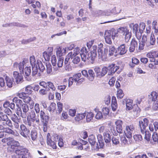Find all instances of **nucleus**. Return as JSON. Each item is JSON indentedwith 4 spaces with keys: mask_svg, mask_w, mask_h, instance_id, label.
Returning <instances> with one entry per match:
<instances>
[{
    "mask_svg": "<svg viewBox=\"0 0 158 158\" xmlns=\"http://www.w3.org/2000/svg\"><path fill=\"white\" fill-rule=\"evenodd\" d=\"M29 60L27 59H24L20 63L15 62L13 64V69L14 70L19 69L21 73H24L25 78L27 81H30L31 78L29 77L31 73V68L29 66Z\"/></svg>",
    "mask_w": 158,
    "mask_h": 158,
    "instance_id": "1",
    "label": "nucleus"
},
{
    "mask_svg": "<svg viewBox=\"0 0 158 158\" xmlns=\"http://www.w3.org/2000/svg\"><path fill=\"white\" fill-rule=\"evenodd\" d=\"M59 139L58 135L53 133L52 136L49 133L47 135V144L53 148L56 149L57 148L56 142Z\"/></svg>",
    "mask_w": 158,
    "mask_h": 158,
    "instance_id": "2",
    "label": "nucleus"
},
{
    "mask_svg": "<svg viewBox=\"0 0 158 158\" xmlns=\"http://www.w3.org/2000/svg\"><path fill=\"white\" fill-rule=\"evenodd\" d=\"M118 32L123 35L126 42H128L131 37V32L126 27L119 28L118 29Z\"/></svg>",
    "mask_w": 158,
    "mask_h": 158,
    "instance_id": "3",
    "label": "nucleus"
},
{
    "mask_svg": "<svg viewBox=\"0 0 158 158\" xmlns=\"http://www.w3.org/2000/svg\"><path fill=\"white\" fill-rule=\"evenodd\" d=\"M135 130V126L134 124H130L126 125L124 131L126 136L128 139L131 138Z\"/></svg>",
    "mask_w": 158,
    "mask_h": 158,
    "instance_id": "4",
    "label": "nucleus"
},
{
    "mask_svg": "<svg viewBox=\"0 0 158 158\" xmlns=\"http://www.w3.org/2000/svg\"><path fill=\"white\" fill-rule=\"evenodd\" d=\"M94 69L97 76L99 78L104 76L107 72V68L106 67H104L101 69L98 66H96Z\"/></svg>",
    "mask_w": 158,
    "mask_h": 158,
    "instance_id": "5",
    "label": "nucleus"
},
{
    "mask_svg": "<svg viewBox=\"0 0 158 158\" xmlns=\"http://www.w3.org/2000/svg\"><path fill=\"white\" fill-rule=\"evenodd\" d=\"M124 101L126 102V110H130L133 109L134 111L136 110L137 111L139 108L137 105L133 103L132 100L129 99H125Z\"/></svg>",
    "mask_w": 158,
    "mask_h": 158,
    "instance_id": "6",
    "label": "nucleus"
},
{
    "mask_svg": "<svg viewBox=\"0 0 158 158\" xmlns=\"http://www.w3.org/2000/svg\"><path fill=\"white\" fill-rule=\"evenodd\" d=\"M139 125L141 129V133L144 134L146 128L148 126L149 121L148 119L145 118L143 120L139 121Z\"/></svg>",
    "mask_w": 158,
    "mask_h": 158,
    "instance_id": "7",
    "label": "nucleus"
},
{
    "mask_svg": "<svg viewBox=\"0 0 158 158\" xmlns=\"http://www.w3.org/2000/svg\"><path fill=\"white\" fill-rule=\"evenodd\" d=\"M20 129L19 131L20 134L23 137L27 138L30 133L29 130L23 124H21L20 126Z\"/></svg>",
    "mask_w": 158,
    "mask_h": 158,
    "instance_id": "8",
    "label": "nucleus"
},
{
    "mask_svg": "<svg viewBox=\"0 0 158 158\" xmlns=\"http://www.w3.org/2000/svg\"><path fill=\"white\" fill-rule=\"evenodd\" d=\"M1 120L4 121L2 123V124L3 126L7 125L10 127H11L13 126L11 120L8 119L6 115H1Z\"/></svg>",
    "mask_w": 158,
    "mask_h": 158,
    "instance_id": "9",
    "label": "nucleus"
},
{
    "mask_svg": "<svg viewBox=\"0 0 158 158\" xmlns=\"http://www.w3.org/2000/svg\"><path fill=\"white\" fill-rule=\"evenodd\" d=\"M95 50L92 51L90 53H89V63H93L97 56L96 49V46H93Z\"/></svg>",
    "mask_w": 158,
    "mask_h": 158,
    "instance_id": "10",
    "label": "nucleus"
},
{
    "mask_svg": "<svg viewBox=\"0 0 158 158\" xmlns=\"http://www.w3.org/2000/svg\"><path fill=\"white\" fill-rule=\"evenodd\" d=\"M15 152L18 155V158H28L29 154L27 150H17Z\"/></svg>",
    "mask_w": 158,
    "mask_h": 158,
    "instance_id": "11",
    "label": "nucleus"
},
{
    "mask_svg": "<svg viewBox=\"0 0 158 158\" xmlns=\"http://www.w3.org/2000/svg\"><path fill=\"white\" fill-rule=\"evenodd\" d=\"M119 68V67L116 65L115 64H112L110 65L108 67L107 70H108V74L109 75H111L114 73Z\"/></svg>",
    "mask_w": 158,
    "mask_h": 158,
    "instance_id": "12",
    "label": "nucleus"
},
{
    "mask_svg": "<svg viewBox=\"0 0 158 158\" xmlns=\"http://www.w3.org/2000/svg\"><path fill=\"white\" fill-rule=\"evenodd\" d=\"M22 112L21 113V116L23 118H26L27 114V113L29 110L28 106L26 104H23L21 106Z\"/></svg>",
    "mask_w": 158,
    "mask_h": 158,
    "instance_id": "13",
    "label": "nucleus"
},
{
    "mask_svg": "<svg viewBox=\"0 0 158 158\" xmlns=\"http://www.w3.org/2000/svg\"><path fill=\"white\" fill-rule=\"evenodd\" d=\"M8 139L10 141L8 142L7 144L10 145L11 148L14 149L15 147L19 146V142L14 140L13 138L9 137Z\"/></svg>",
    "mask_w": 158,
    "mask_h": 158,
    "instance_id": "14",
    "label": "nucleus"
},
{
    "mask_svg": "<svg viewBox=\"0 0 158 158\" xmlns=\"http://www.w3.org/2000/svg\"><path fill=\"white\" fill-rule=\"evenodd\" d=\"M115 124L117 133H122L123 131V121L120 120H118L115 122Z\"/></svg>",
    "mask_w": 158,
    "mask_h": 158,
    "instance_id": "15",
    "label": "nucleus"
},
{
    "mask_svg": "<svg viewBox=\"0 0 158 158\" xmlns=\"http://www.w3.org/2000/svg\"><path fill=\"white\" fill-rule=\"evenodd\" d=\"M104 38L106 43L109 44L112 43L111 34L110 31H106L104 33Z\"/></svg>",
    "mask_w": 158,
    "mask_h": 158,
    "instance_id": "16",
    "label": "nucleus"
},
{
    "mask_svg": "<svg viewBox=\"0 0 158 158\" xmlns=\"http://www.w3.org/2000/svg\"><path fill=\"white\" fill-rule=\"evenodd\" d=\"M27 117H29L31 118L33 121H35V122L38 124L40 123V119L39 118H36V115L35 111L33 110H31L30 112Z\"/></svg>",
    "mask_w": 158,
    "mask_h": 158,
    "instance_id": "17",
    "label": "nucleus"
},
{
    "mask_svg": "<svg viewBox=\"0 0 158 158\" xmlns=\"http://www.w3.org/2000/svg\"><path fill=\"white\" fill-rule=\"evenodd\" d=\"M66 52V48H62L61 47H57L56 48V53L57 56L59 57H62L64 54Z\"/></svg>",
    "mask_w": 158,
    "mask_h": 158,
    "instance_id": "18",
    "label": "nucleus"
},
{
    "mask_svg": "<svg viewBox=\"0 0 158 158\" xmlns=\"http://www.w3.org/2000/svg\"><path fill=\"white\" fill-rule=\"evenodd\" d=\"M107 52L108 49L107 48H104V52L102 50H99V52H98L99 58H101L102 60L106 58Z\"/></svg>",
    "mask_w": 158,
    "mask_h": 158,
    "instance_id": "19",
    "label": "nucleus"
},
{
    "mask_svg": "<svg viewBox=\"0 0 158 158\" xmlns=\"http://www.w3.org/2000/svg\"><path fill=\"white\" fill-rule=\"evenodd\" d=\"M108 129L106 130V131H108V132H110L109 130H110L111 132L112 133L113 135H116L118 133L115 129L114 126L113 125V123L110 122L108 124Z\"/></svg>",
    "mask_w": 158,
    "mask_h": 158,
    "instance_id": "20",
    "label": "nucleus"
},
{
    "mask_svg": "<svg viewBox=\"0 0 158 158\" xmlns=\"http://www.w3.org/2000/svg\"><path fill=\"white\" fill-rule=\"evenodd\" d=\"M147 38L146 36L143 35V36L142 40L139 41V49L142 50L144 49L145 44L146 45Z\"/></svg>",
    "mask_w": 158,
    "mask_h": 158,
    "instance_id": "21",
    "label": "nucleus"
},
{
    "mask_svg": "<svg viewBox=\"0 0 158 158\" xmlns=\"http://www.w3.org/2000/svg\"><path fill=\"white\" fill-rule=\"evenodd\" d=\"M97 138L99 145L97 143H96V149L102 148L104 146V143L103 141L102 136L101 135H97Z\"/></svg>",
    "mask_w": 158,
    "mask_h": 158,
    "instance_id": "22",
    "label": "nucleus"
},
{
    "mask_svg": "<svg viewBox=\"0 0 158 158\" xmlns=\"http://www.w3.org/2000/svg\"><path fill=\"white\" fill-rule=\"evenodd\" d=\"M13 75L17 83H19L23 79V76L17 71L14 72Z\"/></svg>",
    "mask_w": 158,
    "mask_h": 158,
    "instance_id": "23",
    "label": "nucleus"
},
{
    "mask_svg": "<svg viewBox=\"0 0 158 158\" xmlns=\"http://www.w3.org/2000/svg\"><path fill=\"white\" fill-rule=\"evenodd\" d=\"M2 26L3 27H12L13 26H15L24 28L27 27V26L24 24L16 23H6L3 24Z\"/></svg>",
    "mask_w": 158,
    "mask_h": 158,
    "instance_id": "24",
    "label": "nucleus"
},
{
    "mask_svg": "<svg viewBox=\"0 0 158 158\" xmlns=\"http://www.w3.org/2000/svg\"><path fill=\"white\" fill-rule=\"evenodd\" d=\"M40 115L42 122H48L49 117L42 110L40 111Z\"/></svg>",
    "mask_w": 158,
    "mask_h": 158,
    "instance_id": "25",
    "label": "nucleus"
},
{
    "mask_svg": "<svg viewBox=\"0 0 158 158\" xmlns=\"http://www.w3.org/2000/svg\"><path fill=\"white\" fill-rule=\"evenodd\" d=\"M148 97L150 101H156L158 98V93L153 91L148 95Z\"/></svg>",
    "mask_w": 158,
    "mask_h": 158,
    "instance_id": "26",
    "label": "nucleus"
},
{
    "mask_svg": "<svg viewBox=\"0 0 158 158\" xmlns=\"http://www.w3.org/2000/svg\"><path fill=\"white\" fill-rule=\"evenodd\" d=\"M118 52L120 55H123L126 53L127 50L125 48V44H123L119 46L118 48Z\"/></svg>",
    "mask_w": 158,
    "mask_h": 158,
    "instance_id": "27",
    "label": "nucleus"
},
{
    "mask_svg": "<svg viewBox=\"0 0 158 158\" xmlns=\"http://www.w3.org/2000/svg\"><path fill=\"white\" fill-rule=\"evenodd\" d=\"M148 127L151 131H156L158 129V123L156 122L153 124L150 123Z\"/></svg>",
    "mask_w": 158,
    "mask_h": 158,
    "instance_id": "28",
    "label": "nucleus"
},
{
    "mask_svg": "<svg viewBox=\"0 0 158 158\" xmlns=\"http://www.w3.org/2000/svg\"><path fill=\"white\" fill-rule=\"evenodd\" d=\"M109 132H110L106 131L103 134L104 139L106 143H109L111 141V137Z\"/></svg>",
    "mask_w": 158,
    "mask_h": 158,
    "instance_id": "29",
    "label": "nucleus"
},
{
    "mask_svg": "<svg viewBox=\"0 0 158 158\" xmlns=\"http://www.w3.org/2000/svg\"><path fill=\"white\" fill-rule=\"evenodd\" d=\"M156 42V39L154 37V35H151L150 37V40L149 42L147 41L146 43V46L147 47H149L151 45H154Z\"/></svg>",
    "mask_w": 158,
    "mask_h": 158,
    "instance_id": "30",
    "label": "nucleus"
},
{
    "mask_svg": "<svg viewBox=\"0 0 158 158\" xmlns=\"http://www.w3.org/2000/svg\"><path fill=\"white\" fill-rule=\"evenodd\" d=\"M88 73V76L87 77L88 79L90 81H93L95 77L94 73L92 69H89Z\"/></svg>",
    "mask_w": 158,
    "mask_h": 158,
    "instance_id": "31",
    "label": "nucleus"
},
{
    "mask_svg": "<svg viewBox=\"0 0 158 158\" xmlns=\"http://www.w3.org/2000/svg\"><path fill=\"white\" fill-rule=\"evenodd\" d=\"M88 141L91 145H94L96 147V139L94 135H90L88 138Z\"/></svg>",
    "mask_w": 158,
    "mask_h": 158,
    "instance_id": "32",
    "label": "nucleus"
},
{
    "mask_svg": "<svg viewBox=\"0 0 158 158\" xmlns=\"http://www.w3.org/2000/svg\"><path fill=\"white\" fill-rule=\"evenodd\" d=\"M4 131L6 133L13 135L16 136H19V133L17 131L15 132L9 128H6L4 129Z\"/></svg>",
    "mask_w": 158,
    "mask_h": 158,
    "instance_id": "33",
    "label": "nucleus"
},
{
    "mask_svg": "<svg viewBox=\"0 0 158 158\" xmlns=\"http://www.w3.org/2000/svg\"><path fill=\"white\" fill-rule=\"evenodd\" d=\"M86 115V114L85 113L78 114L75 117V119L77 121H79L84 118Z\"/></svg>",
    "mask_w": 158,
    "mask_h": 158,
    "instance_id": "34",
    "label": "nucleus"
},
{
    "mask_svg": "<svg viewBox=\"0 0 158 158\" xmlns=\"http://www.w3.org/2000/svg\"><path fill=\"white\" fill-rule=\"evenodd\" d=\"M103 15H109L106 14L105 12L100 10L95 11L94 14V16L95 17Z\"/></svg>",
    "mask_w": 158,
    "mask_h": 158,
    "instance_id": "35",
    "label": "nucleus"
},
{
    "mask_svg": "<svg viewBox=\"0 0 158 158\" xmlns=\"http://www.w3.org/2000/svg\"><path fill=\"white\" fill-rule=\"evenodd\" d=\"M7 86L9 88L12 86L13 81V79H11L9 77L6 76L5 78Z\"/></svg>",
    "mask_w": 158,
    "mask_h": 158,
    "instance_id": "36",
    "label": "nucleus"
},
{
    "mask_svg": "<svg viewBox=\"0 0 158 158\" xmlns=\"http://www.w3.org/2000/svg\"><path fill=\"white\" fill-rule=\"evenodd\" d=\"M30 135L31 138L33 141H35L37 140L38 134L36 131H31Z\"/></svg>",
    "mask_w": 158,
    "mask_h": 158,
    "instance_id": "37",
    "label": "nucleus"
},
{
    "mask_svg": "<svg viewBox=\"0 0 158 158\" xmlns=\"http://www.w3.org/2000/svg\"><path fill=\"white\" fill-rule=\"evenodd\" d=\"M32 74L33 76H35V75H37V76H40L41 75L40 73H38V69L37 68V64H36V67L35 66H32Z\"/></svg>",
    "mask_w": 158,
    "mask_h": 158,
    "instance_id": "38",
    "label": "nucleus"
},
{
    "mask_svg": "<svg viewBox=\"0 0 158 158\" xmlns=\"http://www.w3.org/2000/svg\"><path fill=\"white\" fill-rule=\"evenodd\" d=\"M36 64H37V65H38L39 69L40 71L43 72L44 70H45V68L44 65L43 64L40 60H37Z\"/></svg>",
    "mask_w": 158,
    "mask_h": 158,
    "instance_id": "39",
    "label": "nucleus"
},
{
    "mask_svg": "<svg viewBox=\"0 0 158 158\" xmlns=\"http://www.w3.org/2000/svg\"><path fill=\"white\" fill-rule=\"evenodd\" d=\"M115 49L114 46H109V54L110 56L114 55V56H116V54L115 53Z\"/></svg>",
    "mask_w": 158,
    "mask_h": 158,
    "instance_id": "40",
    "label": "nucleus"
},
{
    "mask_svg": "<svg viewBox=\"0 0 158 158\" xmlns=\"http://www.w3.org/2000/svg\"><path fill=\"white\" fill-rule=\"evenodd\" d=\"M81 60L84 62H86L88 63L89 59V53H82L80 54Z\"/></svg>",
    "mask_w": 158,
    "mask_h": 158,
    "instance_id": "41",
    "label": "nucleus"
},
{
    "mask_svg": "<svg viewBox=\"0 0 158 158\" xmlns=\"http://www.w3.org/2000/svg\"><path fill=\"white\" fill-rule=\"evenodd\" d=\"M152 28L154 30V32L156 33L158 32V22L156 20H154L152 22Z\"/></svg>",
    "mask_w": 158,
    "mask_h": 158,
    "instance_id": "42",
    "label": "nucleus"
},
{
    "mask_svg": "<svg viewBox=\"0 0 158 158\" xmlns=\"http://www.w3.org/2000/svg\"><path fill=\"white\" fill-rule=\"evenodd\" d=\"M130 27L133 29V32L134 33L138 32V25L137 24H134L133 23L129 25Z\"/></svg>",
    "mask_w": 158,
    "mask_h": 158,
    "instance_id": "43",
    "label": "nucleus"
},
{
    "mask_svg": "<svg viewBox=\"0 0 158 158\" xmlns=\"http://www.w3.org/2000/svg\"><path fill=\"white\" fill-rule=\"evenodd\" d=\"M142 133L143 134V136H144V139L145 140L147 141H150L151 134L148 131H147L146 130H145L144 134H143V133Z\"/></svg>",
    "mask_w": 158,
    "mask_h": 158,
    "instance_id": "44",
    "label": "nucleus"
},
{
    "mask_svg": "<svg viewBox=\"0 0 158 158\" xmlns=\"http://www.w3.org/2000/svg\"><path fill=\"white\" fill-rule=\"evenodd\" d=\"M94 116V114L91 112H88L86 115V121L87 122H89L93 119Z\"/></svg>",
    "mask_w": 158,
    "mask_h": 158,
    "instance_id": "45",
    "label": "nucleus"
},
{
    "mask_svg": "<svg viewBox=\"0 0 158 158\" xmlns=\"http://www.w3.org/2000/svg\"><path fill=\"white\" fill-rule=\"evenodd\" d=\"M30 62L32 66H35L36 65V60L34 56H32L30 57Z\"/></svg>",
    "mask_w": 158,
    "mask_h": 158,
    "instance_id": "46",
    "label": "nucleus"
},
{
    "mask_svg": "<svg viewBox=\"0 0 158 158\" xmlns=\"http://www.w3.org/2000/svg\"><path fill=\"white\" fill-rule=\"evenodd\" d=\"M113 143L114 145H117L119 143V137L117 136L113 137L112 139Z\"/></svg>",
    "mask_w": 158,
    "mask_h": 158,
    "instance_id": "47",
    "label": "nucleus"
},
{
    "mask_svg": "<svg viewBox=\"0 0 158 158\" xmlns=\"http://www.w3.org/2000/svg\"><path fill=\"white\" fill-rule=\"evenodd\" d=\"M13 102L16 103V106L19 107V106L21 105L22 103V101L20 99H19L17 97L14 98L13 99Z\"/></svg>",
    "mask_w": 158,
    "mask_h": 158,
    "instance_id": "48",
    "label": "nucleus"
},
{
    "mask_svg": "<svg viewBox=\"0 0 158 158\" xmlns=\"http://www.w3.org/2000/svg\"><path fill=\"white\" fill-rule=\"evenodd\" d=\"M73 56H72V52H71L69 53L66 56L65 59L64 63L65 64H66L68 63L70 59L71 58L72 59Z\"/></svg>",
    "mask_w": 158,
    "mask_h": 158,
    "instance_id": "49",
    "label": "nucleus"
},
{
    "mask_svg": "<svg viewBox=\"0 0 158 158\" xmlns=\"http://www.w3.org/2000/svg\"><path fill=\"white\" fill-rule=\"evenodd\" d=\"M124 95L122 90L120 89H118L117 91V97L118 99L122 98Z\"/></svg>",
    "mask_w": 158,
    "mask_h": 158,
    "instance_id": "50",
    "label": "nucleus"
},
{
    "mask_svg": "<svg viewBox=\"0 0 158 158\" xmlns=\"http://www.w3.org/2000/svg\"><path fill=\"white\" fill-rule=\"evenodd\" d=\"M46 65L47 73H50L52 72V67L51 64L49 62H47L46 63Z\"/></svg>",
    "mask_w": 158,
    "mask_h": 158,
    "instance_id": "51",
    "label": "nucleus"
},
{
    "mask_svg": "<svg viewBox=\"0 0 158 158\" xmlns=\"http://www.w3.org/2000/svg\"><path fill=\"white\" fill-rule=\"evenodd\" d=\"M81 76V74L80 73H78L73 75V77L74 79V81L77 83Z\"/></svg>",
    "mask_w": 158,
    "mask_h": 158,
    "instance_id": "52",
    "label": "nucleus"
},
{
    "mask_svg": "<svg viewBox=\"0 0 158 158\" xmlns=\"http://www.w3.org/2000/svg\"><path fill=\"white\" fill-rule=\"evenodd\" d=\"M43 56L46 61H48L50 60L51 55L48 54L46 51H45L43 53Z\"/></svg>",
    "mask_w": 158,
    "mask_h": 158,
    "instance_id": "53",
    "label": "nucleus"
},
{
    "mask_svg": "<svg viewBox=\"0 0 158 158\" xmlns=\"http://www.w3.org/2000/svg\"><path fill=\"white\" fill-rule=\"evenodd\" d=\"M64 58L63 57H59L58 60L57 65L59 67H61L63 64Z\"/></svg>",
    "mask_w": 158,
    "mask_h": 158,
    "instance_id": "54",
    "label": "nucleus"
},
{
    "mask_svg": "<svg viewBox=\"0 0 158 158\" xmlns=\"http://www.w3.org/2000/svg\"><path fill=\"white\" fill-rule=\"evenodd\" d=\"M102 110L104 115H108L109 113L110 110L108 107H103Z\"/></svg>",
    "mask_w": 158,
    "mask_h": 158,
    "instance_id": "55",
    "label": "nucleus"
},
{
    "mask_svg": "<svg viewBox=\"0 0 158 158\" xmlns=\"http://www.w3.org/2000/svg\"><path fill=\"white\" fill-rule=\"evenodd\" d=\"M133 138L136 141H141L142 140V136L140 135H134Z\"/></svg>",
    "mask_w": 158,
    "mask_h": 158,
    "instance_id": "56",
    "label": "nucleus"
},
{
    "mask_svg": "<svg viewBox=\"0 0 158 158\" xmlns=\"http://www.w3.org/2000/svg\"><path fill=\"white\" fill-rule=\"evenodd\" d=\"M121 142L122 145H125L128 144L127 139L124 136H123L121 137Z\"/></svg>",
    "mask_w": 158,
    "mask_h": 158,
    "instance_id": "57",
    "label": "nucleus"
},
{
    "mask_svg": "<svg viewBox=\"0 0 158 158\" xmlns=\"http://www.w3.org/2000/svg\"><path fill=\"white\" fill-rule=\"evenodd\" d=\"M76 112V110L74 109H69L68 111L69 115L72 117H74L75 116Z\"/></svg>",
    "mask_w": 158,
    "mask_h": 158,
    "instance_id": "58",
    "label": "nucleus"
},
{
    "mask_svg": "<svg viewBox=\"0 0 158 158\" xmlns=\"http://www.w3.org/2000/svg\"><path fill=\"white\" fill-rule=\"evenodd\" d=\"M145 27V24L143 23L142 22L139 24V31L140 32H143Z\"/></svg>",
    "mask_w": 158,
    "mask_h": 158,
    "instance_id": "59",
    "label": "nucleus"
},
{
    "mask_svg": "<svg viewBox=\"0 0 158 158\" xmlns=\"http://www.w3.org/2000/svg\"><path fill=\"white\" fill-rule=\"evenodd\" d=\"M32 88L30 85L27 86L25 88V91L27 94H31L32 92Z\"/></svg>",
    "mask_w": 158,
    "mask_h": 158,
    "instance_id": "60",
    "label": "nucleus"
},
{
    "mask_svg": "<svg viewBox=\"0 0 158 158\" xmlns=\"http://www.w3.org/2000/svg\"><path fill=\"white\" fill-rule=\"evenodd\" d=\"M47 86H48L53 91H55L56 88L55 87L53 84L50 82H47Z\"/></svg>",
    "mask_w": 158,
    "mask_h": 158,
    "instance_id": "61",
    "label": "nucleus"
},
{
    "mask_svg": "<svg viewBox=\"0 0 158 158\" xmlns=\"http://www.w3.org/2000/svg\"><path fill=\"white\" fill-rule=\"evenodd\" d=\"M51 62L52 65L55 66L56 64V59L55 55H53L51 57Z\"/></svg>",
    "mask_w": 158,
    "mask_h": 158,
    "instance_id": "62",
    "label": "nucleus"
},
{
    "mask_svg": "<svg viewBox=\"0 0 158 158\" xmlns=\"http://www.w3.org/2000/svg\"><path fill=\"white\" fill-rule=\"evenodd\" d=\"M68 117V116L66 112L63 111L62 114L61 118L63 120L66 119Z\"/></svg>",
    "mask_w": 158,
    "mask_h": 158,
    "instance_id": "63",
    "label": "nucleus"
},
{
    "mask_svg": "<svg viewBox=\"0 0 158 158\" xmlns=\"http://www.w3.org/2000/svg\"><path fill=\"white\" fill-rule=\"evenodd\" d=\"M152 138L154 142H157L158 143V135L157 133L154 132L152 135Z\"/></svg>",
    "mask_w": 158,
    "mask_h": 158,
    "instance_id": "64",
    "label": "nucleus"
}]
</instances>
